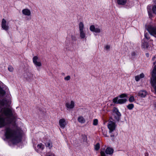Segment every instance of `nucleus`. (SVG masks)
<instances>
[{"label":"nucleus","instance_id":"ea45409f","mask_svg":"<svg viewBox=\"0 0 156 156\" xmlns=\"http://www.w3.org/2000/svg\"><path fill=\"white\" fill-rule=\"evenodd\" d=\"M156 61H155V62H154L153 63V64H154V65H155V64H156Z\"/></svg>","mask_w":156,"mask_h":156},{"label":"nucleus","instance_id":"20e7f679","mask_svg":"<svg viewBox=\"0 0 156 156\" xmlns=\"http://www.w3.org/2000/svg\"><path fill=\"white\" fill-rule=\"evenodd\" d=\"M84 24L83 23L80 22L79 24L80 37L81 39H86L87 37L85 31L83 30Z\"/></svg>","mask_w":156,"mask_h":156},{"label":"nucleus","instance_id":"39448f33","mask_svg":"<svg viewBox=\"0 0 156 156\" xmlns=\"http://www.w3.org/2000/svg\"><path fill=\"white\" fill-rule=\"evenodd\" d=\"M112 115L114 121H119L121 116V114L117 108H114Z\"/></svg>","mask_w":156,"mask_h":156},{"label":"nucleus","instance_id":"4468645a","mask_svg":"<svg viewBox=\"0 0 156 156\" xmlns=\"http://www.w3.org/2000/svg\"><path fill=\"white\" fill-rule=\"evenodd\" d=\"M38 57L37 56H35L33 58V62L36 66L40 67L41 66V64L40 62L37 61Z\"/></svg>","mask_w":156,"mask_h":156},{"label":"nucleus","instance_id":"58836bf2","mask_svg":"<svg viewBox=\"0 0 156 156\" xmlns=\"http://www.w3.org/2000/svg\"><path fill=\"white\" fill-rule=\"evenodd\" d=\"M155 56H154L152 58V60L153 61H154L155 59Z\"/></svg>","mask_w":156,"mask_h":156},{"label":"nucleus","instance_id":"bb28decb","mask_svg":"<svg viewBox=\"0 0 156 156\" xmlns=\"http://www.w3.org/2000/svg\"><path fill=\"white\" fill-rule=\"evenodd\" d=\"M129 100L130 102H132L134 101V98L133 96H131L129 98Z\"/></svg>","mask_w":156,"mask_h":156},{"label":"nucleus","instance_id":"f257e3e1","mask_svg":"<svg viewBox=\"0 0 156 156\" xmlns=\"http://www.w3.org/2000/svg\"><path fill=\"white\" fill-rule=\"evenodd\" d=\"M13 115V111L11 108H2L0 110V127L10 124Z\"/></svg>","mask_w":156,"mask_h":156},{"label":"nucleus","instance_id":"393cba45","mask_svg":"<svg viewBox=\"0 0 156 156\" xmlns=\"http://www.w3.org/2000/svg\"><path fill=\"white\" fill-rule=\"evenodd\" d=\"M100 147V144L99 143H98L95 146L94 148L96 150L98 151Z\"/></svg>","mask_w":156,"mask_h":156},{"label":"nucleus","instance_id":"f704fd0d","mask_svg":"<svg viewBox=\"0 0 156 156\" xmlns=\"http://www.w3.org/2000/svg\"><path fill=\"white\" fill-rule=\"evenodd\" d=\"M100 153L101 156H106L105 153L104 151H101Z\"/></svg>","mask_w":156,"mask_h":156},{"label":"nucleus","instance_id":"c9c22d12","mask_svg":"<svg viewBox=\"0 0 156 156\" xmlns=\"http://www.w3.org/2000/svg\"><path fill=\"white\" fill-rule=\"evenodd\" d=\"M140 78H143L144 76V73H141L139 75Z\"/></svg>","mask_w":156,"mask_h":156},{"label":"nucleus","instance_id":"a211bd4d","mask_svg":"<svg viewBox=\"0 0 156 156\" xmlns=\"http://www.w3.org/2000/svg\"><path fill=\"white\" fill-rule=\"evenodd\" d=\"M126 2L127 0H117V3L119 5H124Z\"/></svg>","mask_w":156,"mask_h":156},{"label":"nucleus","instance_id":"a19ab883","mask_svg":"<svg viewBox=\"0 0 156 156\" xmlns=\"http://www.w3.org/2000/svg\"><path fill=\"white\" fill-rule=\"evenodd\" d=\"M47 156H55V155L54 154H53L52 155H48Z\"/></svg>","mask_w":156,"mask_h":156},{"label":"nucleus","instance_id":"dca6fc26","mask_svg":"<svg viewBox=\"0 0 156 156\" xmlns=\"http://www.w3.org/2000/svg\"><path fill=\"white\" fill-rule=\"evenodd\" d=\"M22 12L24 15L29 16L31 15V12L30 10L28 9H25L22 10Z\"/></svg>","mask_w":156,"mask_h":156},{"label":"nucleus","instance_id":"37998d69","mask_svg":"<svg viewBox=\"0 0 156 156\" xmlns=\"http://www.w3.org/2000/svg\"><path fill=\"white\" fill-rule=\"evenodd\" d=\"M145 156H148V154H147V155H145Z\"/></svg>","mask_w":156,"mask_h":156},{"label":"nucleus","instance_id":"423d86ee","mask_svg":"<svg viewBox=\"0 0 156 156\" xmlns=\"http://www.w3.org/2000/svg\"><path fill=\"white\" fill-rule=\"evenodd\" d=\"M147 30L151 35L156 38V26H149Z\"/></svg>","mask_w":156,"mask_h":156},{"label":"nucleus","instance_id":"b1692460","mask_svg":"<svg viewBox=\"0 0 156 156\" xmlns=\"http://www.w3.org/2000/svg\"><path fill=\"white\" fill-rule=\"evenodd\" d=\"M37 147L38 149H40L41 150H43L44 148V146L41 144H38L37 146Z\"/></svg>","mask_w":156,"mask_h":156},{"label":"nucleus","instance_id":"f3484780","mask_svg":"<svg viewBox=\"0 0 156 156\" xmlns=\"http://www.w3.org/2000/svg\"><path fill=\"white\" fill-rule=\"evenodd\" d=\"M114 152L113 149L110 147H107L105 151V152L107 154L112 155Z\"/></svg>","mask_w":156,"mask_h":156},{"label":"nucleus","instance_id":"9b49d317","mask_svg":"<svg viewBox=\"0 0 156 156\" xmlns=\"http://www.w3.org/2000/svg\"><path fill=\"white\" fill-rule=\"evenodd\" d=\"M67 122L64 119H60L59 121V124L61 128L62 129L64 128L67 125Z\"/></svg>","mask_w":156,"mask_h":156},{"label":"nucleus","instance_id":"4c0bfd02","mask_svg":"<svg viewBox=\"0 0 156 156\" xmlns=\"http://www.w3.org/2000/svg\"><path fill=\"white\" fill-rule=\"evenodd\" d=\"M154 108L156 109V102L154 103Z\"/></svg>","mask_w":156,"mask_h":156},{"label":"nucleus","instance_id":"7c9ffc66","mask_svg":"<svg viewBox=\"0 0 156 156\" xmlns=\"http://www.w3.org/2000/svg\"><path fill=\"white\" fill-rule=\"evenodd\" d=\"M8 70L10 72H12L13 70V68L11 66H9L8 68Z\"/></svg>","mask_w":156,"mask_h":156},{"label":"nucleus","instance_id":"a878e982","mask_svg":"<svg viewBox=\"0 0 156 156\" xmlns=\"http://www.w3.org/2000/svg\"><path fill=\"white\" fill-rule=\"evenodd\" d=\"M127 97V95L126 94H122L119 95V97L121 98H123L125 97Z\"/></svg>","mask_w":156,"mask_h":156},{"label":"nucleus","instance_id":"0eeeda50","mask_svg":"<svg viewBox=\"0 0 156 156\" xmlns=\"http://www.w3.org/2000/svg\"><path fill=\"white\" fill-rule=\"evenodd\" d=\"M108 127L109 130V133H111L115 130L116 128L115 123L111 121L108 122Z\"/></svg>","mask_w":156,"mask_h":156},{"label":"nucleus","instance_id":"7ed1b4c3","mask_svg":"<svg viewBox=\"0 0 156 156\" xmlns=\"http://www.w3.org/2000/svg\"><path fill=\"white\" fill-rule=\"evenodd\" d=\"M6 91L2 87L0 86V98H2L6 94ZM7 101L6 98H4L2 100L0 99V106H4L7 103Z\"/></svg>","mask_w":156,"mask_h":156},{"label":"nucleus","instance_id":"cd10ccee","mask_svg":"<svg viewBox=\"0 0 156 156\" xmlns=\"http://www.w3.org/2000/svg\"><path fill=\"white\" fill-rule=\"evenodd\" d=\"M98 124V120L97 119L94 120L93 122V125L94 126H96Z\"/></svg>","mask_w":156,"mask_h":156},{"label":"nucleus","instance_id":"2eb2a0df","mask_svg":"<svg viewBox=\"0 0 156 156\" xmlns=\"http://www.w3.org/2000/svg\"><path fill=\"white\" fill-rule=\"evenodd\" d=\"M74 102L71 101L70 102H67L66 104V106L68 109H72L74 107Z\"/></svg>","mask_w":156,"mask_h":156},{"label":"nucleus","instance_id":"6ab92c4d","mask_svg":"<svg viewBox=\"0 0 156 156\" xmlns=\"http://www.w3.org/2000/svg\"><path fill=\"white\" fill-rule=\"evenodd\" d=\"M78 121L79 122L81 123H84L86 122L85 119L82 116H80L78 117Z\"/></svg>","mask_w":156,"mask_h":156},{"label":"nucleus","instance_id":"f03ea898","mask_svg":"<svg viewBox=\"0 0 156 156\" xmlns=\"http://www.w3.org/2000/svg\"><path fill=\"white\" fill-rule=\"evenodd\" d=\"M5 135L6 138L10 139L13 144L19 143L20 141L21 134L16 129L7 127L5 129Z\"/></svg>","mask_w":156,"mask_h":156},{"label":"nucleus","instance_id":"1a4fd4ad","mask_svg":"<svg viewBox=\"0 0 156 156\" xmlns=\"http://www.w3.org/2000/svg\"><path fill=\"white\" fill-rule=\"evenodd\" d=\"M1 27L2 29L6 31H8L9 28L8 24L7 23L6 20L3 19L1 23Z\"/></svg>","mask_w":156,"mask_h":156},{"label":"nucleus","instance_id":"ddd939ff","mask_svg":"<svg viewBox=\"0 0 156 156\" xmlns=\"http://www.w3.org/2000/svg\"><path fill=\"white\" fill-rule=\"evenodd\" d=\"M147 92L144 90H142L139 91L137 95L142 98H144L147 94Z\"/></svg>","mask_w":156,"mask_h":156},{"label":"nucleus","instance_id":"6e6552de","mask_svg":"<svg viewBox=\"0 0 156 156\" xmlns=\"http://www.w3.org/2000/svg\"><path fill=\"white\" fill-rule=\"evenodd\" d=\"M127 100L126 98L120 99L118 100V97H116L113 99L112 101L113 102L116 104H123L127 101Z\"/></svg>","mask_w":156,"mask_h":156},{"label":"nucleus","instance_id":"e433bc0d","mask_svg":"<svg viewBox=\"0 0 156 156\" xmlns=\"http://www.w3.org/2000/svg\"><path fill=\"white\" fill-rule=\"evenodd\" d=\"M136 53L135 52H133L131 54V55L132 56H134L136 55Z\"/></svg>","mask_w":156,"mask_h":156},{"label":"nucleus","instance_id":"2f4dec72","mask_svg":"<svg viewBox=\"0 0 156 156\" xmlns=\"http://www.w3.org/2000/svg\"><path fill=\"white\" fill-rule=\"evenodd\" d=\"M140 79V78L139 75L136 76L135 77V79L136 81H138Z\"/></svg>","mask_w":156,"mask_h":156},{"label":"nucleus","instance_id":"5701e85b","mask_svg":"<svg viewBox=\"0 0 156 156\" xmlns=\"http://www.w3.org/2000/svg\"><path fill=\"white\" fill-rule=\"evenodd\" d=\"M134 107V105L133 104H130L127 106V107L129 110L132 109Z\"/></svg>","mask_w":156,"mask_h":156},{"label":"nucleus","instance_id":"c756f323","mask_svg":"<svg viewBox=\"0 0 156 156\" xmlns=\"http://www.w3.org/2000/svg\"><path fill=\"white\" fill-rule=\"evenodd\" d=\"M152 9L153 13L156 14V5H154L152 8Z\"/></svg>","mask_w":156,"mask_h":156},{"label":"nucleus","instance_id":"9d476101","mask_svg":"<svg viewBox=\"0 0 156 156\" xmlns=\"http://www.w3.org/2000/svg\"><path fill=\"white\" fill-rule=\"evenodd\" d=\"M24 76L27 81H30L34 79L33 75L30 72H27L24 74Z\"/></svg>","mask_w":156,"mask_h":156},{"label":"nucleus","instance_id":"c85d7f7f","mask_svg":"<svg viewBox=\"0 0 156 156\" xmlns=\"http://www.w3.org/2000/svg\"><path fill=\"white\" fill-rule=\"evenodd\" d=\"M144 37L147 40H149L150 38L149 35L147 33L145 34Z\"/></svg>","mask_w":156,"mask_h":156},{"label":"nucleus","instance_id":"79ce46f5","mask_svg":"<svg viewBox=\"0 0 156 156\" xmlns=\"http://www.w3.org/2000/svg\"><path fill=\"white\" fill-rule=\"evenodd\" d=\"M154 2L155 3H156V0H154Z\"/></svg>","mask_w":156,"mask_h":156},{"label":"nucleus","instance_id":"aec40b11","mask_svg":"<svg viewBox=\"0 0 156 156\" xmlns=\"http://www.w3.org/2000/svg\"><path fill=\"white\" fill-rule=\"evenodd\" d=\"M148 47V43L147 42L144 41L143 42L141 47L142 48L145 49L147 48Z\"/></svg>","mask_w":156,"mask_h":156},{"label":"nucleus","instance_id":"72a5a7b5","mask_svg":"<svg viewBox=\"0 0 156 156\" xmlns=\"http://www.w3.org/2000/svg\"><path fill=\"white\" fill-rule=\"evenodd\" d=\"M70 77L69 76H68L64 78L65 80H70Z\"/></svg>","mask_w":156,"mask_h":156},{"label":"nucleus","instance_id":"4be33fe9","mask_svg":"<svg viewBox=\"0 0 156 156\" xmlns=\"http://www.w3.org/2000/svg\"><path fill=\"white\" fill-rule=\"evenodd\" d=\"M147 9H148V15L150 17H151L152 16L151 10V7L149 6H148L147 7Z\"/></svg>","mask_w":156,"mask_h":156},{"label":"nucleus","instance_id":"473e14b6","mask_svg":"<svg viewBox=\"0 0 156 156\" xmlns=\"http://www.w3.org/2000/svg\"><path fill=\"white\" fill-rule=\"evenodd\" d=\"M105 48L106 50H109L110 48V46L108 45H106L105 46Z\"/></svg>","mask_w":156,"mask_h":156},{"label":"nucleus","instance_id":"f8f14e48","mask_svg":"<svg viewBox=\"0 0 156 156\" xmlns=\"http://www.w3.org/2000/svg\"><path fill=\"white\" fill-rule=\"evenodd\" d=\"M90 30L91 31L96 33H100L101 32V30L98 27H95L94 25L90 26Z\"/></svg>","mask_w":156,"mask_h":156},{"label":"nucleus","instance_id":"412c9836","mask_svg":"<svg viewBox=\"0 0 156 156\" xmlns=\"http://www.w3.org/2000/svg\"><path fill=\"white\" fill-rule=\"evenodd\" d=\"M45 145L46 147H48L49 149H51L52 146V143L51 142H48L45 143Z\"/></svg>","mask_w":156,"mask_h":156}]
</instances>
